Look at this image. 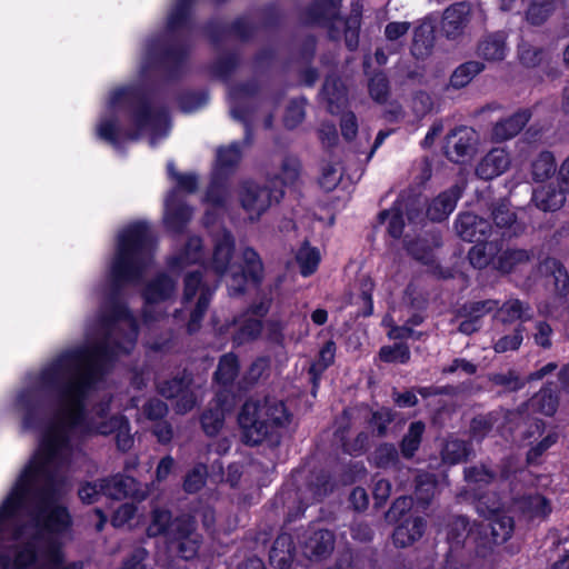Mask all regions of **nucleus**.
Here are the masks:
<instances>
[{"label":"nucleus","mask_w":569,"mask_h":569,"mask_svg":"<svg viewBox=\"0 0 569 569\" xmlns=\"http://www.w3.org/2000/svg\"><path fill=\"white\" fill-rule=\"evenodd\" d=\"M156 238L147 222L123 228L110 264V288L100 313L86 327L83 345L68 348L26 376L11 408L21 428L39 435V448L0 505V523L9 522L6 541L17 547L16 565L40 560L44 550H57L61 567L63 545L70 538L71 517L60 503L68 491L66 468L76 453L73 435H110L127 451L133 439L122 415L109 416L110 400L86 411V400L98 388L114 357L129 353L137 341V325L116 299L118 287L137 282L152 264Z\"/></svg>","instance_id":"f257e3e1"},{"label":"nucleus","mask_w":569,"mask_h":569,"mask_svg":"<svg viewBox=\"0 0 569 569\" xmlns=\"http://www.w3.org/2000/svg\"><path fill=\"white\" fill-rule=\"evenodd\" d=\"M168 131L167 111L142 99L133 88H119L110 93L96 127L98 138L117 149L141 134H148L154 146Z\"/></svg>","instance_id":"f03ea898"},{"label":"nucleus","mask_w":569,"mask_h":569,"mask_svg":"<svg viewBox=\"0 0 569 569\" xmlns=\"http://www.w3.org/2000/svg\"><path fill=\"white\" fill-rule=\"evenodd\" d=\"M233 246L230 232L223 230L218 234L214 240L211 267L217 274L228 277L229 293L237 296L244 291L249 282L257 284L262 279L263 267L258 253L251 248L242 251L243 268L231 264Z\"/></svg>","instance_id":"7ed1b4c3"},{"label":"nucleus","mask_w":569,"mask_h":569,"mask_svg":"<svg viewBox=\"0 0 569 569\" xmlns=\"http://www.w3.org/2000/svg\"><path fill=\"white\" fill-rule=\"evenodd\" d=\"M290 420L283 402L274 398L249 399L239 413V425L243 441L256 446L261 443L277 427Z\"/></svg>","instance_id":"20e7f679"},{"label":"nucleus","mask_w":569,"mask_h":569,"mask_svg":"<svg viewBox=\"0 0 569 569\" xmlns=\"http://www.w3.org/2000/svg\"><path fill=\"white\" fill-rule=\"evenodd\" d=\"M339 4L340 0H317L310 8L311 19L326 26L335 40L343 34L347 47L355 50L358 46L360 18L358 14L348 19L341 18L338 14Z\"/></svg>","instance_id":"39448f33"},{"label":"nucleus","mask_w":569,"mask_h":569,"mask_svg":"<svg viewBox=\"0 0 569 569\" xmlns=\"http://www.w3.org/2000/svg\"><path fill=\"white\" fill-rule=\"evenodd\" d=\"M177 295V281L166 273L150 280L143 291L142 320L148 327L164 319L168 307Z\"/></svg>","instance_id":"423d86ee"},{"label":"nucleus","mask_w":569,"mask_h":569,"mask_svg":"<svg viewBox=\"0 0 569 569\" xmlns=\"http://www.w3.org/2000/svg\"><path fill=\"white\" fill-rule=\"evenodd\" d=\"M10 535H12V529L9 522L0 523V569H83L82 562L61 567V556L59 551L52 549L42 551L40 560L17 566V547L6 541V538Z\"/></svg>","instance_id":"0eeeda50"},{"label":"nucleus","mask_w":569,"mask_h":569,"mask_svg":"<svg viewBox=\"0 0 569 569\" xmlns=\"http://www.w3.org/2000/svg\"><path fill=\"white\" fill-rule=\"evenodd\" d=\"M240 159L241 150L237 142L217 150L216 167L206 194V202L212 208H222L228 203L230 193L223 181V176L231 171Z\"/></svg>","instance_id":"6e6552de"},{"label":"nucleus","mask_w":569,"mask_h":569,"mask_svg":"<svg viewBox=\"0 0 569 569\" xmlns=\"http://www.w3.org/2000/svg\"><path fill=\"white\" fill-rule=\"evenodd\" d=\"M217 284L212 283L200 270L189 271L183 279V302L196 300V307L190 313L188 331L194 332L202 320L212 299Z\"/></svg>","instance_id":"1a4fd4ad"},{"label":"nucleus","mask_w":569,"mask_h":569,"mask_svg":"<svg viewBox=\"0 0 569 569\" xmlns=\"http://www.w3.org/2000/svg\"><path fill=\"white\" fill-rule=\"evenodd\" d=\"M283 191L276 187L270 189L252 181L243 182L238 191L239 201L250 220H258L273 201H279Z\"/></svg>","instance_id":"9d476101"},{"label":"nucleus","mask_w":569,"mask_h":569,"mask_svg":"<svg viewBox=\"0 0 569 569\" xmlns=\"http://www.w3.org/2000/svg\"><path fill=\"white\" fill-rule=\"evenodd\" d=\"M168 543L182 559H193L199 551L201 537L196 531L194 521L190 518H178L171 525Z\"/></svg>","instance_id":"9b49d317"},{"label":"nucleus","mask_w":569,"mask_h":569,"mask_svg":"<svg viewBox=\"0 0 569 569\" xmlns=\"http://www.w3.org/2000/svg\"><path fill=\"white\" fill-rule=\"evenodd\" d=\"M475 20L479 24L483 23L485 13L482 9L472 7L467 2H458L445 10L441 29L447 38L456 39L460 37Z\"/></svg>","instance_id":"f8f14e48"},{"label":"nucleus","mask_w":569,"mask_h":569,"mask_svg":"<svg viewBox=\"0 0 569 569\" xmlns=\"http://www.w3.org/2000/svg\"><path fill=\"white\" fill-rule=\"evenodd\" d=\"M475 497L478 499V512L488 520L486 527L491 531L492 541L495 543L505 542L510 538L513 530L511 517L500 512L506 503L493 501L489 505V499L486 496L475 493Z\"/></svg>","instance_id":"ddd939ff"},{"label":"nucleus","mask_w":569,"mask_h":569,"mask_svg":"<svg viewBox=\"0 0 569 569\" xmlns=\"http://www.w3.org/2000/svg\"><path fill=\"white\" fill-rule=\"evenodd\" d=\"M477 142L478 134L472 128H456L447 137L446 153L450 160L459 162L475 151Z\"/></svg>","instance_id":"4468645a"},{"label":"nucleus","mask_w":569,"mask_h":569,"mask_svg":"<svg viewBox=\"0 0 569 569\" xmlns=\"http://www.w3.org/2000/svg\"><path fill=\"white\" fill-rule=\"evenodd\" d=\"M103 496L120 500L131 497L136 500H143L147 497V490L140 488V485L131 477L117 475L109 479L100 480Z\"/></svg>","instance_id":"2eb2a0df"},{"label":"nucleus","mask_w":569,"mask_h":569,"mask_svg":"<svg viewBox=\"0 0 569 569\" xmlns=\"http://www.w3.org/2000/svg\"><path fill=\"white\" fill-rule=\"evenodd\" d=\"M233 407V397L222 391L217 395L214 403L210 407L201 418L204 432L208 436H216L223 426L224 413Z\"/></svg>","instance_id":"dca6fc26"},{"label":"nucleus","mask_w":569,"mask_h":569,"mask_svg":"<svg viewBox=\"0 0 569 569\" xmlns=\"http://www.w3.org/2000/svg\"><path fill=\"white\" fill-rule=\"evenodd\" d=\"M456 230L461 239L469 242L486 240L492 232V228L486 219L469 212L459 214Z\"/></svg>","instance_id":"f3484780"},{"label":"nucleus","mask_w":569,"mask_h":569,"mask_svg":"<svg viewBox=\"0 0 569 569\" xmlns=\"http://www.w3.org/2000/svg\"><path fill=\"white\" fill-rule=\"evenodd\" d=\"M510 164L511 159L506 149L493 148L479 161L476 173L483 180H491L505 173Z\"/></svg>","instance_id":"a211bd4d"},{"label":"nucleus","mask_w":569,"mask_h":569,"mask_svg":"<svg viewBox=\"0 0 569 569\" xmlns=\"http://www.w3.org/2000/svg\"><path fill=\"white\" fill-rule=\"evenodd\" d=\"M191 217L192 210L178 198L176 190H171L164 200L163 220L167 228L179 232L190 221Z\"/></svg>","instance_id":"6ab92c4d"},{"label":"nucleus","mask_w":569,"mask_h":569,"mask_svg":"<svg viewBox=\"0 0 569 569\" xmlns=\"http://www.w3.org/2000/svg\"><path fill=\"white\" fill-rule=\"evenodd\" d=\"M531 118L529 109H521L510 117L498 121L491 131V139L500 142L516 137Z\"/></svg>","instance_id":"aec40b11"},{"label":"nucleus","mask_w":569,"mask_h":569,"mask_svg":"<svg viewBox=\"0 0 569 569\" xmlns=\"http://www.w3.org/2000/svg\"><path fill=\"white\" fill-rule=\"evenodd\" d=\"M335 545V538L329 530L315 531L303 543V555L311 561L328 557Z\"/></svg>","instance_id":"412c9836"},{"label":"nucleus","mask_w":569,"mask_h":569,"mask_svg":"<svg viewBox=\"0 0 569 569\" xmlns=\"http://www.w3.org/2000/svg\"><path fill=\"white\" fill-rule=\"evenodd\" d=\"M461 196V188L453 186L449 190L440 193L432 200L427 209V216L432 221L446 219L456 208L457 201Z\"/></svg>","instance_id":"4be33fe9"},{"label":"nucleus","mask_w":569,"mask_h":569,"mask_svg":"<svg viewBox=\"0 0 569 569\" xmlns=\"http://www.w3.org/2000/svg\"><path fill=\"white\" fill-rule=\"evenodd\" d=\"M203 250L201 239L191 237L183 248L169 260V268L172 271H180L190 264L202 261Z\"/></svg>","instance_id":"5701e85b"},{"label":"nucleus","mask_w":569,"mask_h":569,"mask_svg":"<svg viewBox=\"0 0 569 569\" xmlns=\"http://www.w3.org/2000/svg\"><path fill=\"white\" fill-rule=\"evenodd\" d=\"M426 528V521L421 517H409L401 522L393 532V542L397 547L405 548L420 539Z\"/></svg>","instance_id":"b1692460"},{"label":"nucleus","mask_w":569,"mask_h":569,"mask_svg":"<svg viewBox=\"0 0 569 569\" xmlns=\"http://www.w3.org/2000/svg\"><path fill=\"white\" fill-rule=\"evenodd\" d=\"M515 506L529 519H545L551 512L549 501L538 493L517 499Z\"/></svg>","instance_id":"393cba45"},{"label":"nucleus","mask_w":569,"mask_h":569,"mask_svg":"<svg viewBox=\"0 0 569 569\" xmlns=\"http://www.w3.org/2000/svg\"><path fill=\"white\" fill-rule=\"evenodd\" d=\"M495 224L501 229L502 237H515L523 232L525 226L517 221L516 214L508 204L501 203L492 212Z\"/></svg>","instance_id":"a878e982"},{"label":"nucleus","mask_w":569,"mask_h":569,"mask_svg":"<svg viewBox=\"0 0 569 569\" xmlns=\"http://www.w3.org/2000/svg\"><path fill=\"white\" fill-rule=\"evenodd\" d=\"M322 98L327 102L330 113H338L347 102V93L343 83L336 77L326 79L322 88Z\"/></svg>","instance_id":"bb28decb"},{"label":"nucleus","mask_w":569,"mask_h":569,"mask_svg":"<svg viewBox=\"0 0 569 569\" xmlns=\"http://www.w3.org/2000/svg\"><path fill=\"white\" fill-rule=\"evenodd\" d=\"M540 271L547 277L548 282L552 283L559 295L566 293L569 288V276L560 261L555 258H547L541 263Z\"/></svg>","instance_id":"cd10ccee"},{"label":"nucleus","mask_w":569,"mask_h":569,"mask_svg":"<svg viewBox=\"0 0 569 569\" xmlns=\"http://www.w3.org/2000/svg\"><path fill=\"white\" fill-rule=\"evenodd\" d=\"M566 191L558 190L551 186H543L533 191L532 201L536 207L543 211H555L562 207L565 203Z\"/></svg>","instance_id":"c85d7f7f"},{"label":"nucleus","mask_w":569,"mask_h":569,"mask_svg":"<svg viewBox=\"0 0 569 569\" xmlns=\"http://www.w3.org/2000/svg\"><path fill=\"white\" fill-rule=\"evenodd\" d=\"M506 37L493 33L486 37L478 46V54L488 61H500L507 54Z\"/></svg>","instance_id":"c756f323"},{"label":"nucleus","mask_w":569,"mask_h":569,"mask_svg":"<svg viewBox=\"0 0 569 569\" xmlns=\"http://www.w3.org/2000/svg\"><path fill=\"white\" fill-rule=\"evenodd\" d=\"M529 307L516 298L507 300L496 313V319L502 323H512L517 320L527 321L530 319Z\"/></svg>","instance_id":"7c9ffc66"},{"label":"nucleus","mask_w":569,"mask_h":569,"mask_svg":"<svg viewBox=\"0 0 569 569\" xmlns=\"http://www.w3.org/2000/svg\"><path fill=\"white\" fill-rule=\"evenodd\" d=\"M497 244L493 241H480L469 251L470 263L478 269L486 268L490 263H496L495 256L497 253Z\"/></svg>","instance_id":"2f4dec72"},{"label":"nucleus","mask_w":569,"mask_h":569,"mask_svg":"<svg viewBox=\"0 0 569 569\" xmlns=\"http://www.w3.org/2000/svg\"><path fill=\"white\" fill-rule=\"evenodd\" d=\"M234 326H237V331L233 335V341L237 345H243L257 339L262 330L260 319L247 316L236 320Z\"/></svg>","instance_id":"473e14b6"},{"label":"nucleus","mask_w":569,"mask_h":569,"mask_svg":"<svg viewBox=\"0 0 569 569\" xmlns=\"http://www.w3.org/2000/svg\"><path fill=\"white\" fill-rule=\"evenodd\" d=\"M559 398L550 388H542L528 402V408L532 411L541 412L546 416H552L558 408Z\"/></svg>","instance_id":"72a5a7b5"},{"label":"nucleus","mask_w":569,"mask_h":569,"mask_svg":"<svg viewBox=\"0 0 569 569\" xmlns=\"http://www.w3.org/2000/svg\"><path fill=\"white\" fill-rule=\"evenodd\" d=\"M254 92L252 84H241L231 88L229 92L230 99V113L233 119L247 122V110H242V101L249 98Z\"/></svg>","instance_id":"f704fd0d"},{"label":"nucleus","mask_w":569,"mask_h":569,"mask_svg":"<svg viewBox=\"0 0 569 569\" xmlns=\"http://www.w3.org/2000/svg\"><path fill=\"white\" fill-rule=\"evenodd\" d=\"M291 542L288 536H281L270 551V561L278 569H290L292 562Z\"/></svg>","instance_id":"c9c22d12"},{"label":"nucleus","mask_w":569,"mask_h":569,"mask_svg":"<svg viewBox=\"0 0 569 569\" xmlns=\"http://www.w3.org/2000/svg\"><path fill=\"white\" fill-rule=\"evenodd\" d=\"M483 70V64L479 61H468L459 66L450 78V84L453 88H463L467 86L478 73Z\"/></svg>","instance_id":"e433bc0d"},{"label":"nucleus","mask_w":569,"mask_h":569,"mask_svg":"<svg viewBox=\"0 0 569 569\" xmlns=\"http://www.w3.org/2000/svg\"><path fill=\"white\" fill-rule=\"evenodd\" d=\"M556 161L549 151H543L532 161L531 172L536 181H545L556 172Z\"/></svg>","instance_id":"4c0bfd02"},{"label":"nucleus","mask_w":569,"mask_h":569,"mask_svg":"<svg viewBox=\"0 0 569 569\" xmlns=\"http://www.w3.org/2000/svg\"><path fill=\"white\" fill-rule=\"evenodd\" d=\"M238 371L239 363L237 357L232 353H227L219 361L216 380L222 386H229L238 376Z\"/></svg>","instance_id":"58836bf2"},{"label":"nucleus","mask_w":569,"mask_h":569,"mask_svg":"<svg viewBox=\"0 0 569 569\" xmlns=\"http://www.w3.org/2000/svg\"><path fill=\"white\" fill-rule=\"evenodd\" d=\"M381 222L387 223L388 233L392 238H400L403 233L405 221L401 204L397 203L389 210H385L379 214Z\"/></svg>","instance_id":"ea45409f"},{"label":"nucleus","mask_w":569,"mask_h":569,"mask_svg":"<svg viewBox=\"0 0 569 569\" xmlns=\"http://www.w3.org/2000/svg\"><path fill=\"white\" fill-rule=\"evenodd\" d=\"M423 432L425 425L421 421H416L410 425L401 442V452L406 458H411L418 450Z\"/></svg>","instance_id":"a19ab883"},{"label":"nucleus","mask_w":569,"mask_h":569,"mask_svg":"<svg viewBox=\"0 0 569 569\" xmlns=\"http://www.w3.org/2000/svg\"><path fill=\"white\" fill-rule=\"evenodd\" d=\"M173 522L174 520H171V513L168 510L156 508L152 511L151 522L147 528V533L149 537L166 535L168 538L170 527Z\"/></svg>","instance_id":"79ce46f5"},{"label":"nucleus","mask_w":569,"mask_h":569,"mask_svg":"<svg viewBox=\"0 0 569 569\" xmlns=\"http://www.w3.org/2000/svg\"><path fill=\"white\" fill-rule=\"evenodd\" d=\"M297 262L300 267L301 273L305 277L313 273L320 262V253L318 249L308 244H303L297 252Z\"/></svg>","instance_id":"37998d69"},{"label":"nucleus","mask_w":569,"mask_h":569,"mask_svg":"<svg viewBox=\"0 0 569 569\" xmlns=\"http://www.w3.org/2000/svg\"><path fill=\"white\" fill-rule=\"evenodd\" d=\"M432 42L433 27L430 22L425 21L415 29L412 47L413 53L423 54L432 47Z\"/></svg>","instance_id":"c03bdc74"},{"label":"nucleus","mask_w":569,"mask_h":569,"mask_svg":"<svg viewBox=\"0 0 569 569\" xmlns=\"http://www.w3.org/2000/svg\"><path fill=\"white\" fill-rule=\"evenodd\" d=\"M529 260L528 251L523 249H510L503 251L497 259L495 268L502 272H510L517 264Z\"/></svg>","instance_id":"a18cd8bd"},{"label":"nucleus","mask_w":569,"mask_h":569,"mask_svg":"<svg viewBox=\"0 0 569 569\" xmlns=\"http://www.w3.org/2000/svg\"><path fill=\"white\" fill-rule=\"evenodd\" d=\"M193 0H177L168 17V29L173 32L187 23Z\"/></svg>","instance_id":"49530a36"},{"label":"nucleus","mask_w":569,"mask_h":569,"mask_svg":"<svg viewBox=\"0 0 569 569\" xmlns=\"http://www.w3.org/2000/svg\"><path fill=\"white\" fill-rule=\"evenodd\" d=\"M468 448L465 441L458 439L448 440L442 450V459L445 462L456 465L463 461L468 457Z\"/></svg>","instance_id":"de8ad7c7"},{"label":"nucleus","mask_w":569,"mask_h":569,"mask_svg":"<svg viewBox=\"0 0 569 569\" xmlns=\"http://www.w3.org/2000/svg\"><path fill=\"white\" fill-rule=\"evenodd\" d=\"M553 9V0H533L527 11V20L532 24H540L549 17Z\"/></svg>","instance_id":"09e8293b"},{"label":"nucleus","mask_w":569,"mask_h":569,"mask_svg":"<svg viewBox=\"0 0 569 569\" xmlns=\"http://www.w3.org/2000/svg\"><path fill=\"white\" fill-rule=\"evenodd\" d=\"M436 492V480L431 473H421L416 479V498L422 503H428Z\"/></svg>","instance_id":"8fccbe9b"},{"label":"nucleus","mask_w":569,"mask_h":569,"mask_svg":"<svg viewBox=\"0 0 569 569\" xmlns=\"http://www.w3.org/2000/svg\"><path fill=\"white\" fill-rule=\"evenodd\" d=\"M335 351V343L327 342L320 350L318 360L311 365L310 373L315 385L319 376L333 362Z\"/></svg>","instance_id":"3c124183"},{"label":"nucleus","mask_w":569,"mask_h":569,"mask_svg":"<svg viewBox=\"0 0 569 569\" xmlns=\"http://www.w3.org/2000/svg\"><path fill=\"white\" fill-rule=\"evenodd\" d=\"M489 380L493 385L502 387L506 391H517L525 386V381L513 370L492 373Z\"/></svg>","instance_id":"603ef678"},{"label":"nucleus","mask_w":569,"mask_h":569,"mask_svg":"<svg viewBox=\"0 0 569 569\" xmlns=\"http://www.w3.org/2000/svg\"><path fill=\"white\" fill-rule=\"evenodd\" d=\"M172 52L164 50L163 44L158 39H150L147 41L143 49L142 69H147L153 64L161 57H169Z\"/></svg>","instance_id":"864d4df0"},{"label":"nucleus","mask_w":569,"mask_h":569,"mask_svg":"<svg viewBox=\"0 0 569 569\" xmlns=\"http://www.w3.org/2000/svg\"><path fill=\"white\" fill-rule=\"evenodd\" d=\"M380 359L386 362L406 363L410 359L409 347L403 343L385 346L379 351Z\"/></svg>","instance_id":"5fc2aeb1"},{"label":"nucleus","mask_w":569,"mask_h":569,"mask_svg":"<svg viewBox=\"0 0 569 569\" xmlns=\"http://www.w3.org/2000/svg\"><path fill=\"white\" fill-rule=\"evenodd\" d=\"M342 169L339 163H329L322 168L319 183L326 191L333 190L340 182Z\"/></svg>","instance_id":"6e6d98bb"},{"label":"nucleus","mask_w":569,"mask_h":569,"mask_svg":"<svg viewBox=\"0 0 569 569\" xmlns=\"http://www.w3.org/2000/svg\"><path fill=\"white\" fill-rule=\"evenodd\" d=\"M523 340V327L518 326L512 333L501 337L496 341L493 349L496 352L517 350Z\"/></svg>","instance_id":"4d7b16f0"},{"label":"nucleus","mask_w":569,"mask_h":569,"mask_svg":"<svg viewBox=\"0 0 569 569\" xmlns=\"http://www.w3.org/2000/svg\"><path fill=\"white\" fill-rule=\"evenodd\" d=\"M207 467L204 465H197L184 479L183 488L187 492L193 493L199 491L206 482Z\"/></svg>","instance_id":"13d9d810"},{"label":"nucleus","mask_w":569,"mask_h":569,"mask_svg":"<svg viewBox=\"0 0 569 569\" xmlns=\"http://www.w3.org/2000/svg\"><path fill=\"white\" fill-rule=\"evenodd\" d=\"M465 477L468 482L469 489L476 491L482 485H488L492 479V473L483 466L466 469Z\"/></svg>","instance_id":"bf43d9fd"},{"label":"nucleus","mask_w":569,"mask_h":569,"mask_svg":"<svg viewBox=\"0 0 569 569\" xmlns=\"http://www.w3.org/2000/svg\"><path fill=\"white\" fill-rule=\"evenodd\" d=\"M300 172V162L295 157L286 158L282 162V171L281 177L279 178L280 186L293 183ZM272 184L274 186V181H272ZM276 187H278V179L276 180Z\"/></svg>","instance_id":"052dcab7"},{"label":"nucleus","mask_w":569,"mask_h":569,"mask_svg":"<svg viewBox=\"0 0 569 569\" xmlns=\"http://www.w3.org/2000/svg\"><path fill=\"white\" fill-rule=\"evenodd\" d=\"M469 533V523L465 517H455L450 523L448 539L455 543L460 545Z\"/></svg>","instance_id":"680f3d73"},{"label":"nucleus","mask_w":569,"mask_h":569,"mask_svg":"<svg viewBox=\"0 0 569 569\" xmlns=\"http://www.w3.org/2000/svg\"><path fill=\"white\" fill-rule=\"evenodd\" d=\"M398 459V452L395 446L392 445H381L379 446L373 453V461L378 467H389L396 463Z\"/></svg>","instance_id":"e2e57ef3"},{"label":"nucleus","mask_w":569,"mask_h":569,"mask_svg":"<svg viewBox=\"0 0 569 569\" xmlns=\"http://www.w3.org/2000/svg\"><path fill=\"white\" fill-rule=\"evenodd\" d=\"M270 368V359L268 357L257 358L246 372L244 379L249 383H254L266 377Z\"/></svg>","instance_id":"0e129e2a"},{"label":"nucleus","mask_w":569,"mask_h":569,"mask_svg":"<svg viewBox=\"0 0 569 569\" xmlns=\"http://www.w3.org/2000/svg\"><path fill=\"white\" fill-rule=\"evenodd\" d=\"M168 174L172 177L179 189L187 191V192H194L198 187V180L197 177L192 173L188 174H179L172 162H169L167 164Z\"/></svg>","instance_id":"69168bd1"},{"label":"nucleus","mask_w":569,"mask_h":569,"mask_svg":"<svg viewBox=\"0 0 569 569\" xmlns=\"http://www.w3.org/2000/svg\"><path fill=\"white\" fill-rule=\"evenodd\" d=\"M305 118V101L295 100L292 101L286 111L284 126L287 128H296Z\"/></svg>","instance_id":"338daca9"},{"label":"nucleus","mask_w":569,"mask_h":569,"mask_svg":"<svg viewBox=\"0 0 569 569\" xmlns=\"http://www.w3.org/2000/svg\"><path fill=\"white\" fill-rule=\"evenodd\" d=\"M558 440V435L556 432L548 433L541 441H539L536 446L531 447V449L527 453V460L529 463L538 462L539 458Z\"/></svg>","instance_id":"774afa93"}]
</instances>
